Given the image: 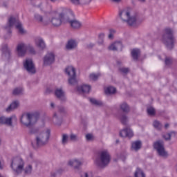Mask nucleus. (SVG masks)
Returning a JSON list of instances; mask_svg holds the SVG:
<instances>
[{
  "label": "nucleus",
  "instance_id": "f257e3e1",
  "mask_svg": "<svg viewBox=\"0 0 177 177\" xmlns=\"http://www.w3.org/2000/svg\"><path fill=\"white\" fill-rule=\"evenodd\" d=\"M26 161L20 156H15L11 160L10 168L15 175H21L24 172L25 175H31L32 174V165H27Z\"/></svg>",
  "mask_w": 177,
  "mask_h": 177
},
{
  "label": "nucleus",
  "instance_id": "f03ea898",
  "mask_svg": "<svg viewBox=\"0 0 177 177\" xmlns=\"http://www.w3.org/2000/svg\"><path fill=\"white\" fill-rule=\"evenodd\" d=\"M64 23H68L73 30H80L82 27V24L75 19V15L73 12L68 10H65L59 15Z\"/></svg>",
  "mask_w": 177,
  "mask_h": 177
},
{
  "label": "nucleus",
  "instance_id": "7ed1b4c3",
  "mask_svg": "<svg viewBox=\"0 0 177 177\" xmlns=\"http://www.w3.org/2000/svg\"><path fill=\"white\" fill-rule=\"evenodd\" d=\"M162 41L167 49L171 50L174 49L175 44V37H174V30L169 28H167L164 30Z\"/></svg>",
  "mask_w": 177,
  "mask_h": 177
},
{
  "label": "nucleus",
  "instance_id": "20e7f679",
  "mask_svg": "<svg viewBox=\"0 0 177 177\" xmlns=\"http://www.w3.org/2000/svg\"><path fill=\"white\" fill-rule=\"evenodd\" d=\"M39 118V114L35 113H24L21 116L20 121L23 125L27 128H31L34 125L38 119Z\"/></svg>",
  "mask_w": 177,
  "mask_h": 177
},
{
  "label": "nucleus",
  "instance_id": "39448f33",
  "mask_svg": "<svg viewBox=\"0 0 177 177\" xmlns=\"http://www.w3.org/2000/svg\"><path fill=\"white\" fill-rule=\"evenodd\" d=\"M14 26H15L17 30H18L19 34L23 35L26 32V30H24V28H23V24H21V22L19 20V19L11 16L8 19V24L5 26V29L7 30L8 34L10 35L12 34L11 28Z\"/></svg>",
  "mask_w": 177,
  "mask_h": 177
},
{
  "label": "nucleus",
  "instance_id": "423d86ee",
  "mask_svg": "<svg viewBox=\"0 0 177 177\" xmlns=\"http://www.w3.org/2000/svg\"><path fill=\"white\" fill-rule=\"evenodd\" d=\"M49 138H50V129H46L43 132L39 133L36 136V147H42L48 145L49 142Z\"/></svg>",
  "mask_w": 177,
  "mask_h": 177
},
{
  "label": "nucleus",
  "instance_id": "0eeeda50",
  "mask_svg": "<svg viewBox=\"0 0 177 177\" xmlns=\"http://www.w3.org/2000/svg\"><path fill=\"white\" fill-rule=\"evenodd\" d=\"M119 16L124 23H127L130 26L136 24V16H131V12L128 10L120 11Z\"/></svg>",
  "mask_w": 177,
  "mask_h": 177
},
{
  "label": "nucleus",
  "instance_id": "6e6552de",
  "mask_svg": "<svg viewBox=\"0 0 177 177\" xmlns=\"http://www.w3.org/2000/svg\"><path fill=\"white\" fill-rule=\"evenodd\" d=\"M57 109L58 111L53 114V122L55 125H62V122H63V115L66 114V111L64 106H58Z\"/></svg>",
  "mask_w": 177,
  "mask_h": 177
},
{
  "label": "nucleus",
  "instance_id": "1a4fd4ad",
  "mask_svg": "<svg viewBox=\"0 0 177 177\" xmlns=\"http://www.w3.org/2000/svg\"><path fill=\"white\" fill-rule=\"evenodd\" d=\"M111 160V158L110 156H99L95 158V164L98 168H106L110 164Z\"/></svg>",
  "mask_w": 177,
  "mask_h": 177
},
{
  "label": "nucleus",
  "instance_id": "9d476101",
  "mask_svg": "<svg viewBox=\"0 0 177 177\" xmlns=\"http://www.w3.org/2000/svg\"><path fill=\"white\" fill-rule=\"evenodd\" d=\"M153 147L159 156H168V152L164 148V142L162 140H158L153 142Z\"/></svg>",
  "mask_w": 177,
  "mask_h": 177
},
{
  "label": "nucleus",
  "instance_id": "9b49d317",
  "mask_svg": "<svg viewBox=\"0 0 177 177\" xmlns=\"http://www.w3.org/2000/svg\"><path fill=\"white\" fill-rule=\"evenodd\" d=\"M28 45V44H26V43L23 41H20L17 44L16 52L19 57H24V56H26V53H27Z\"/></svg>",
  "mask_w": 177,
  "mask_h": 177
},
{
  "label": "nucleus",
  "instance_id": "f8f14e48",
  "mask_svg": "<svg viewBox=\"0 0 177 177\" xmlns=\"http://www.w3.org/2000/svg\"><path fill=\"white\" fill-rule=\"evenodd\" d=\"M24 67L29 74H35V73H37L35 65L31 59H26L25 62H24Z\"/></svg>",
  "mask_w": 177,
  "mask_h": 177
},
{
  "label": "nucleus",
  "instance_id": "ddd939ff",
  "mask_svg": "<svg viewBox=\"0 0 177 177\" xmlns=\"http://www.w3.org/2000/svg\"><path fill=\"white\" fill-rule=\"evenodd\" d=\"M61 13H58L57 12H54V16L50 20V23H51L53 27H60L62 26V22L63 21V19L60 17Z\"/></svg>",
  "mask_w": 177,
  "mask_h": 177
},
{
  "label": "nucleus",
  "instance_id": "4468645a",
  "mask_svg": "<svg viewBox=\"0 0 177 177\" xmlns=\"http://www.w3.org/2000/svg\"><path fill=\"white\" fill-rule=\"evenodd\" d=\"M82 164H84L82 159H72L68 162V165L73 167L74 169H78Z\"/></svg>",
  "mask_w": 177,
  "mask_h": 177
},
{
  "label": "nucleus",
  "instance_id": "2eb2a0df",
  "mask_svg": "<svg viewBox=\"0 0 177 177\" xmlns=\"http://www.w3.org/2000/svg\"><path fill=\"white\" fill-rule=\"evenodd\" d=\"M53 63H55V54L48 53L44 57V65L50 66V64H53Z\"/></svg>",
  "mask_w": 177,
  "mask_h": 177
},
{
  "label": "nucleus",
  "instance_id": "dca6fc26",
  "mask_svg": "<svg viewBox=\"0 0 177 177\" xmlns=\"http://www.w3.org/2000/svg\"><path fill=\"white\" fill-rule=\"evenodd\" d=\"M122 42L121 41H115L112 43L109 47L108 49L109 50H113V52H115L117 50H122Z\"/></svg>",
  "mask_w": 177,
  "mask_h": 177
},
{
  "label": "nucleus",
  "instance_id": "f3484780",
  "mask_svg": "<svg viewBox=\"0 0 177 177\" xmlns=\"http://www.w3.org/2000/svg\"><path fill=\"white\" fill-rule=\"evenodd\" d=\"M72 5H75V6H85L86 5H89L92 0H69Z\"/></svg>",
  "mask_w": 177,
  "mask_h": 177
},
{
  "label": "nucleus",
  "instance_id": "a211bd4d",
  "mask_svg": "<svg viewBox=\"0 0 177 177\" xmlns=\"http://www.w3.org/2000/svg\"><path fill=\"white\" fill-rule=\"evenodd\" d=\"M120 136L121 138H132L133 136V131L130 128L127 127L120 131Z\"/></svg>",
  "mask_w": 177,
  "mask_h": 177
},
{
  "label": "nucleus",
  "instance_id": "6ab92c4d",
  "mask_svg": "<svg viewBox=\"0 0 177 177\" xmlns=\"http://www.w3.org/2000/svg\"><path fill=\"white\" fill-rule=\"evenodd\" d=\"M55 95L61 102H66V95L62 88H57L55 91Z\"/></svg>",
  "mask_w": 177,
  "mask_h": 177
},
{
  "label": "nucleus",
  "instance_id": "aec40b11",
  "mask_svg": "<svg viewBox=\"0 0 177 177\" xmlns=\"http://www.w3.org/2000/svg\"><path fill=\"white\" fill-rule=\"evenodd\" d=\"M15 118L13 116L10 118H5V116L0 117V124L8 125L12 127V120Z\"/></svg>",
  "mask_w": 177,
  "mask_h": 177
},
{
  "label": "nucleus",
  "instance_id": "412c9836",
  "mask_svg": "<svg viewBox=\"0 0 177 177\" xmlns=\"http://www.w3.org/2000/svg\"><path fill=\"white\" fill-rule=\"evenodd\" d=\"M77 46L78 44L77 43V41L75 39H70L66 44V48L67 50H73V49H75Z\"/></svg>",
  "mask_w": 177,
  "mask_h": 177
},
{
  "label": "nucleus",
  "instance_id": "4be33fe9",
  "mask_svg": "<svg viewBox=\"0 0 177 177\" xmlns=\"http://www.w3.org/2000/svg\"><path fill=\"white\" fill-rule=\"evenodd\" d=\"M20 106V102L18 100H15L12 102L8 108H6V111L7 113H10V111H13V110H16Z\"/></svg>",
  "mask_w": 177,
  "mask_h": 177
},
{
  "label": "nucleus",
  "instance_id": "5701e85b",
  "mask_svg": "<svg viewBox=\"0 0 177 177\" xmlns=\"http://www.w3.org/2000/svg\"><path fill=\"white\" fill-rule=\"evenodd\" d=\"M35 45L39 49L44 50L46 48V44L42 38H37L35 39Z\"/></svg>",
  "mask_w": 177,
  "mask_h": 177
},
{
  "label": "nucleus",
  "instance_id": "b1692460",
  "mask_svg": "<svg viewBox=\"0 0 177 177\" xmlns=\"http://www.w3.org/2000/svg\"><path fill=\"white\" fill-rule=\"evenodd\" d=\"M77 91L82 93H89V91H91V86L83 84L77 87Z\"/></svg>",
  "mask_w": 177,
  "mask_h": 177
},
{
  "label": "nucleus",
  "instance_id": "393cba45",
  "mask_svg": "<svg viewBox=\"0 0 177 177\" xmlns=\"http://www.w3.org/2000/svg\"><path fill=\"white\" fill-rule=\"evenodd\" d=\"M140 149H142V141L137 140L131 143V150L138 151V150H140Z\"/></svg>",
  "mask_w": 177,
  "mask_h": 177
},
{
  "label": "nucleus",
  "instance_id": "a878e982",
  "mask_svg": "<svg viewBox=\"0 0 177 177\" xmlns=\"http://www.w3.org/2000/svg\"><path fill=\"white\" fill-rule=\"evenodd\" d=\"M65 73L68 75V77H74L77 75V73L75 72V68L73 66H68L65 69Z\"/></svg>",
  "mask_w": 177,
  "mask_h": 177
},
{
  "label": "nucleus",
  "instance_id": "bb28decb",
  "mask_svg": "<svg viewBox=\"0 0 177 177\" xmlns=\"http://www.w3.org/2000/svg\"><path fill=\"white\" fill-rule=\"evenodd\" d=\"M120 109L124 114H128L131 111V107L127 102H122L120 105Z\"/></svg>",
  "mask_w": 177,
  "mask_h": 177
},
{
  "label": "nucleus",
  "instance_id": "cd10ccee",
  "mask_svg": "<svg viewBox=\"0 0 177 177\" xmlns=\"http://www.w3.org/2000/svg\"><path fill=\"white\" fill-rule=\"evenodd\" d=\"M131 56H132L133 60H138L139 56H140V50L133 49L131 51Z\"/></svg>",
  "mask_w": 177,
  "mask_h": 177
},
{
  "label": "nucleus",
  "instance_id": "c85d7f7f",
  "mask_svg": "<svg viewBox=\"0 0 177 177\" xmlns=\"http://www.w3.org/2000/svg\"><path fill=\"white\" fill-rule=\"evenodd\" d=\"M68 82L69 85H77L78 84V80H77V75L75 76H69V78L68 80Z\"/></svg>",
  "mask_w": 177,
  "mask_h": 177
},
{
  "label": "nucleus",
  "instance_id": "c756f323",
  "mask_svg": "<svg viewBox=\"0 0 177 177\" xmlns=\"http://www.w3.org/2000/svg\"><path fill=\"white\" fill-rule=\"evenodd\" d=\"M23 88L21 87H17L13 89L12 91V95L13 96H20V95H23Z\"/></svg>",
  "mask_w": 177,
  "mask_h": 177
},
{
  "label": "nucleus",
  "instance_id": "7c9ffc66",
  "mask_svg": "<svg viewBox=\"0 0 177 177\" xmlns=\"http://www.w3.org/2000/svg\"><path fill=\"white\" fill-rule=\"evenodd\" d=\"M35 19L36 20V21H37V23H41L42 24H44L45 26H46V24H48V23L44 21V17L39 14L35 15Z\"/></svg>",
  "mask_w": 177,
  "mask_h": 177
},
{
  "label": "nucleus",
  "instance_id": "2f4dec72",
  "mask_svg": "<svg viewBox=\"0 0 177 177\" xmlns=\"http://www.w3.org/2000/svg\"><path fill=\"white\" fill-rule=\"evenodd\" d=\"M2 52L5 56H7V57L10 56V50L8 48V44H4L3 46Z\"/></svg>",
  "mask_w": 177,
  "mask_h": 177
},
{
  "label": "nucleus",
  "instance_id": "473e14b6",
  "mask_svg": "<svg viewBox=\"0 0 177 177\" xmlns=\"http://www.w3.org/2000/svg\"><path fill=\"white\" fill-rule=\"evenodd\" d=\"M135 177H146V174L143 172V170L139 168H137L135 171Z\"/></svg>",
  "mask_w": 177,
  "mask_h": 177
},
{
  "label": "nucleus",
  "instance_id": "72a5a7b5",
  "mask_svg": "<svg viewBox=\"0 0 177 177\" xmlns=\"http://www.w3.org/2000/svg\"><path fill=\"white\" fill-rule=\"evenodd\" d=\"M120 122L123 125H127V122H128V116L125 115V113H122L119 117Z\"/></svg>",
  "mask_w": 177,
  "mask_h": 177
},
{
  "label": "nucleus",
  "instance_id": "f704fd0d",
  "mask_svg": "<svg viewBox=\"0 0 177 177\" xmlns=\"http://www.w3.org/2000/svg\"><path fill=\"white\" fill-rule=\"evenodd\" d=\"M117 91V89L113 86H109L105 89L106 95H113Z\"/></svg>",
  "mask_w": 177,
  "mask_h": 177
},
{
  "label": "nucleus",
  "instance_id": "c9c22d12",
  "mask_svg": "<svg viewBox=\"0 0 177 177\" xmlns=\"http://www.w3.org/2000/svg\"><path fill=\"white\" fill-rule=\"evenodd\" d=\"M173 135L174 136H175V131H171L170 133H167L166 134L162 135V138L166 140H171V138H172Z\"/></svg>",
  "mask_w": 177,
  "mask_h": 177
},
{
  "label": "nucleus",
  "instance_id": "e433bc0d",
  "mask_svg": "<svg viewBox=\"0 0 177 177\" xmlns=\"http://www.w3.org/2000/svg\"><path fill=\"white\" fill-rule=\"evenodd\" d=\"M153 125L158 131H161V129H162V124L158 120L153 121Z\"/></svg>",
  "mask_w": 177,
  "mask_h": 177
},
{
  "label": "nucleus",
  "instance_id": "4c0bfd02",
  "mask_svg": "<svg viewBox=\"0 0 177 177\" xmlns=\"http://www.w3.org/2000/svg\"><path fill=\"white\" fill-rule=\"evenodd\" d=\"M149 115H156V109L153 106H149L147 109Z\"/></svg>",
  "mask_w": 177,
  "mask_h": 177
},
{
  "label": "nucleus",
  "instance_id": "58836bf2",
  "mask_svg": "<svg viewBox=\"0 0 177 177\" xmlns=\"http://www.w3.org/2000/svg\"><path fill=\"white\" fill-rule=\"evenodd\" d=\"M90 102L91 103H92V104H94L95 106H102V104H103V103L95 98H91L90 99Z\"/></svg>",
  "mask_w": 177,
  "mask_h": 177
},
{
  "label": "nucleus",
  "instance_id": "ea45409f",
  "mask_svg": "<svg viewBox=\"0 0 177 177\" xmlns=\"http://www.w3.org/2000/svg\"><path fill=\"white\" fill-rule=\"evenodd\" d=\"M28 50L29 53H30V55H36V53H37L34 47L30 44H28L27 51Z\"/></svg>",
  "mask_w": 177,
  "mask_h": 177
},
{
  "label": "nucleus",
  "instance_id": "a19ab883",
  "mask_svg": "<svg viewBox=\"0 0 177 177\" xmlns=\"http://www.w3.org/2000/svg\"><path fill=\"white\" fill-rule=\"evenodd\" d=\"M127 160V157L125 156H117L116 158L113 159L115 162H118V161H123V162Z\"/></svg>",
  "mask_w": 177,
  "mask_h": 177
},
{
  "label": "nucleus",
  "instance_id": "79ce46f5",
  "mask_svg": "<svg viewBox=\"0 0 177 177\" xmlns=\"http://www.w3.org/2000/svg\"><path fill=\"white\" fill-rule=\"evenodd\" d=\"M100 77V73H97V74H91L89 75V78L90 80H92L93 81H97V78H99Z\"/></svg>",
  "mask_w": 177,
  "mask_h": 177
},
{
  "label": "nucleus",
  "instance_id": "37998d69",
  "mask_svg": "<svg viewBox=\"0 0 177 177\" xmlns=\"http://www.w3.org/2000/svg\"><path fill=\"white\" fill-rule=\"evenodd\" d=\"M80 177H93V173L91 171L83 172L80 174Z\"/></svg>",
  "mask_w": 177,
  "mask_h": 177
},
{
  "label": "nucleus",
  "instance_id": "c03bdc74",
  "mask_svg": "<svg viewBox=\"0 0 177 177\" xmlns=\"http://www.w3.org/2000/svg\"><path fill=\"white\" fill-rule=\"evenodd\" d=\"M67 142H68V136L67 134H63L62 140V145H67Z\"/></svg>",
  "mask_w": 177,
  "mask_h": 177
},
{
  "label": "nucleus",
  "instance_id": "a18cd8bd",
  "mask_svg": "<svg viewBox=\"0 0 177 177\" xmlns=\"http://www.w3.org/2000/svg\"><path fill=\"white\" fill-rule=\"evenodd\" d=\"M115 33V30L109 29V34L108 35L109 39H113L114 38V34Z\"/></svg>",
  "mask_w": 177,
  "mask_h": 177
},
{
  "label": "nucleus",
  "instance_id": "49530a36",
  "mask_svg": "<svg viewBox=\"0 0 177 177\" xmlns=\"http://www.w3.org/2000/svg\"><path fill=\"white\" fill-rule=\"evenodd\" d=\"M119 71L122 74H128L129 73V68L122 67L119 68Z\"/></svg>",
  "mask_w": 177,
  "mask_h": 177
},
{
  "label": "nucleus",
  "instance_id": "de8ad7c7",
  "mask_svg": "<svg viewBox=\"0 0 177 177\" xmlns=\"http://www.w3.org/2000/svg\"><path fill=\"white\" fill-rule=\"evenodd\" d=\"M70 140L72 142H77L78 140V136H77V135H75L74 133H71L70 135Z\"/></svg>",
  "mask_w": 177,
  "mask_h": 177
},
{
  "label": "nucleus",
  "instance_id": "09e8293b",
  "mask_svg": "<svg viewBox=\"0 0 177 177\" xmlns=\"http://www.w3.org/2000/svg\"><path fill=\"white\" fill-rule=\"evenodd\" d=\"M94 46H95V44L93 43H88L85 45L86 49H93Z\"/></svg>",
  "mask_w": 177,
  "mask_h": 177
},
{
  "label": "nucleus",
  "instance_id": "8fccbe9b",
  "mask_svg": "<svg viewBox=\"0 0 177 177\" xmlns=\"http://www.w3.org/2000/svg\"><path fill=\"white\" fill-rule=\"evenodd\" d=\"M165 63L166 66H171V64L172 63V59L169 57H166L165 60Z\"/></svg>",
  "mask_w": 177,
  "mask_h": 177
},
{
  "label": "nucleus",
  "instance_id": "3c124183",
  "mask_svg": "<svg viewBox=\"0 0 177 177\" xmlns=\"http://www.w3.org/2000/svg\"><path fill=\"white\" fill-rule=\"evenodd\" d=\"M30 135H34L35 133H38V129L37 128H32L29 131Z\"/></svg>",
  "mask_w": 177,
  "mask_h": 177
},
{
  "label": "nucleus",
  "instance_id": "603ef678",
  "mask_svg": "<svg viewBox=\"0 0 177 177\" xmlns=\"http://www.w3.org/2000/svg\"><path fill=\"white\" fill-rule=\"evenodd\" d=\"M100 156H110V153L107 150H104L100 152Z\"/></svg>",
  "mask_w": 177,
  "mask_h": 177
},
{
  "label": "nucleus",
  "instance_id": "864d4df0",
  "mask_svg": "<svg viewBox=\"0 0 177 177\" xmlns=\"http://www.w3.org/2000/svg\"><path fill=\"white\" fill-rule=\"evenodd\" d=\"M93 138V136H92V134H86V140H92Z\"/></svg>",
  "mask_w": 177,
  "mask_h": 177
},
{
  "label": "nucleus",
  "instance_id": "5fc2aeb1",
  "mask_svg": "<svg viewBox=\"0 0 177 177\" xmlns=\"http://www.w3.org/2000/svg\"><path fill=\"white\" fill-rule=\"evenodd\" d=\"M3 167H4V165L2 163V162H1V160H0V169H3Z\"/></svg>",
  "mask_w": 177,
  "mask_h": 177
},
{
  "label": "nucleus",
  "instance_id": "6e6d98bb",
  "mask_svg": "<svg viewBox=\"0 0 177 177\" xmlns=\"http://www.w3.org/2000/svg\"><path fill=\"white\" fill-rule=\"evenodd\" d=\"M112 2H115V3H119V2H121V0H111Z\"/></svg>",
  "mask_w": 177,
  "mask_h": 177
},
{
  "label": "nucleus",
  "instance_id": "4d7b16f0",
  "mask_svg": "<svg viewBox=\"0 0 177 177\" xmlns=\"http://www.w3.org/2000/svg\"><path fill=\"white\" fill-rule=\"evenodd\" d=\"M104 33H100V35H99V37L100 38H104Z\"/></svg>",
  "mask_w": 177,
  "mask_h": 177
},
{
  "label": "nucleus",
  "instance_id": "13d9d810",
  "mask_svg": "<svg viewBox=\"0 0 177 177\" xmlns=\"http://www.w3.org/2000/svg\"><path fill=\"white\" fill-rule=\"evenodd\" d=\"M50 107H52V109H55V103L51 102L50 103Z\"/></svg>",
  "mask_w": 177,
  "mask_h": 177
},
{
  "label": "nucleus",
  "instance_id": "bf43d9fd",
  "mask_svg": "<svg viewBox=\"0 0 177 177\" xmlns=\"http://www.w3.org/2000/svg\"><path fill=\"white\" fill-rule=\"evenodd\" d=\"M165 128H166V129H167V128H169V124H168V123L165 124Z\"/></svg>",
  "mask_w": 177,
  "mask_h": 177
},
{
  "label": "nucleus",
  "instance_id": "052dcab7",
  "mask_svg": "<svg viewBox=\"0 0 177 177\" xmlns=\"http://www.w3.org/2000/svg\"><path fill=\"white\" fill-rule=\"evenodd\" d=\"M3 6L6 8L8 6V3H3Z\"/></svg>",
  "mask_w": 177,
  "mask_h": 177
},
{
  "label": "nucleus",
  "instance_id": "680f3d73",
  "mask_svg": "<svg viewBox=\"0 0 177 177\" xmlns=\"http://www.w3.org/2000/svg\"><path fill=\"white\" fill-rule=\"evenodd\" d=\"M139 1H140V2H142V3L146 2V0H139Z\"/></svg>",
  "mask_w": 177,
  "mask_h": 177
},
{
  "label": "nucleus",
  "instance_id": "e2e57ef3",
  "mask_svg": "<svg viewBox=\"0 0 177 177\" xmlns=\"http://www.w3.org/2000/svg\"><path fill=\"white\" fill-rule=\"evenodd\" d=\"M50 1H51V2H56V1L57 0H50Z\"/></svg>",
  "mask_w": 177,
  "mask_h": 177
},
{
  "label": "nucleus",
  "instance_id": "0e129e2a",
  "mask_svg": "<svg viewBox=\"0 0 177 177\" xmlns=\"http://www.w3.org/2000/svg\"><path fill=\"white\" fill-rule=\"evenodd\" d=\"M116 143H120V140H116Z\"/></svg>",
  "mask_w": 177,
  "mask_h": 177
},
{
  "label": "nucleus",
  "instance_id": "69168bd1",
  "mask_svg": "<svg viewBox=\"0 0 177 177\" xmlns=\"http://www.w3.org/2000/svg\"><path fill=\"white\" fill-rule=\"evenodd\" d=\"M0 177H3V176H2V174H0Z\"/></svg>",
  "mask_w": 177,
  "mask_h": 177
},
{
  "label": "nucleus",
  "instance_id": "338daca9",
  "mask_svg": "<svg viewBox=\"0 0 177 177\" xmlns=\"http://www.w3.org/2000/svg\"><path fill=\"white\" fill-rule=\"evenodd\" d=\"M35 149H37V147H34Z\"/></svg>",
  "mask_w": 177,
  "mask_h": 177
}]
</instances>
